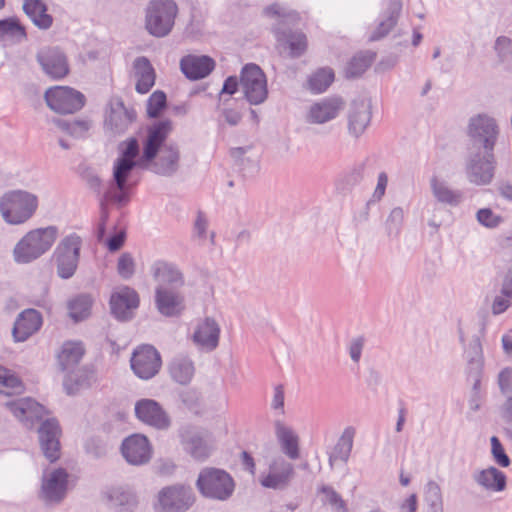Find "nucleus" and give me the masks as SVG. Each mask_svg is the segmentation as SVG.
I'll use <instances>...</instances> for the list:
<instances>
[{"mask_svg": "<svg viewBox=\"0 0 512 512\" xmlns=\"http://www.w3.org/2000/svg\"><path fill=\"white\" fill-rule=\"evenodd\" d=\"M171 131L169 121L155 123L148 128L142 145L131 138L119 145L120 156L114 165V183L106 189L101 200V217L97 227L99 241L104 239L108 229L109 206H123L130 199L135 168L150 169L158 174L169 175L176 171L179 160L178 151L172 146H162Z\"/></svg>", "mask_w": 512, "mask_h": 512, "instance_id": "f257e3e1", "label": "nucleus"}, {"mask_svg": "<svg viewBox=\"0 0 512 512\" xmlns=\"http://www.w3.org/2000/svg\"><path fill=\"white\" fill-rule=\"evenodd\" d=\"M469 135L475 142H481L484 146L482 157L476 155L468 167V177L472 183L485 185L490 183L494 175V155L492 153L498 127L493 118L486 115H478L471 119Z\"/></svg>", "mask_w": 512, "mask_h": 512, "instance_id": "f03ea898", "label": "nucleus"}, {"mask_svg": "<svg viewBox=\"0 0 512 512\" xmlns=\"http://www.w3.org/2000/svg\"><path fill=\"white\" fill-rule=\"evenodd\" d=\"M58 230L54 226L28 232L15 246L14 258L18 263H30L46 253L54 244Z\"/></svg>", "mask_w": 512, "mask_h": 512, "instance_id": "7ed1b4c3", "label": "nucleus"}, {"mask_svg": "<svg viewBox=\"0 0 512 512\" xmlns=\"http://www.w3.org/2000/svg\"><path fill=\"white\" fill-rule=\"evenodd\" d=\"M38 208V198L22 190L11 191L0 199V211L4 220L13 225L25 223Z\"/></svg>", "mask_w": 512, "mask_h": 512, "instance_id": "20e7f679", "label": "nucleus"}, {"mask_svg": "<svg viewBox=\"0 0 512 512\" xmlns=\"http://www.w3.org/2000/svg\"><path fill=\"white\" fill-rule=\"evenodd\" d=\"M177 13L178 8L173 0H151L146 13V29L156 37L168 35Z\"/></svg>", "mask_w": 512, "mask_h": 512, "instance_id": "39448f33", "label": "nucleus"}, {"mask_svg": "<svg viewBox=\"0 0 512 512\" xmlns=\"http://www.w3.org/2000/svg\"><path fill=\"white\" fill-rule=\"evenodd\" d=\"M197 486L203 495L220 500L230 497L234 490V482L230 475L216 468L202 470Z\"/></svg>", "mask_w": 512, "mask_h": 512, "instance_id": "423d86ee", "label": "nucleus"}, {"mask_svg": "<svg viewBox=\"0 0 512 512\" xmlns=\"http://www.w3.org/2000/svg\"><path fill=\"white\" fill-rule=\"evenodd\" d=\"M194 500L190 487L167 486L159 491L154 508L157 512H185L192 506Z\"/></svg>", "mask_w": 512, "mask_h": 512, "instance_id": "0eeeda50", "label": "nucleus"}, {"mask_svg": "<svg viewBox=\"0 0 512 512\" xmlns=\"http://www.w3.org/2000/svg\"><path fill=\"white\" fill-rule=\"evenodd\" d=\"M45 101L50 109L67 114L80 110L85 98L79 91L68 86H55L45 92Z\"/></svg>", "mask_w": 512, "mask_h": 512, "instance_id": "6e6552de", "label": "nucleus"}, {"mask_svg": "<svg viewBox=\"0 0 512 512\" xmlns=\"http://www.w3.org/2000/svg\"><path fill=\"white\" fill-rule=\"evenodd\" d=\"M240 86L251 104H260L267 98L266 77L260 67L255 64H248L243 68Z\"/></svg>", "mask_w": 512, "mask_h": 512, "instance_id": "1a4fd4ad", "label": "nucleus"}, {"mask_svg": "<svg viewBox=\"0 0 512 512\" xmlns=\"http://www.w3.org/2000/svg\"><path fill=\"white\" fill-rule=\"evenodd\" d=\"M130 364L137 377L148 380L159 373L162 359L160 353L153 346L141 345L134 350Z\"/></svg>", "mask_w": 512, "mask_h": 512, "instance_id": "9d476101", "label": "nucleus"}, {"mask_svg": "<svg viewBox=\"0 0 512 512\" xmlns=\"http://www.w3.org/2000/svg\"><path fill=\"white\" fill-rule=\"evenodd\" d=\"M80 248L81 239L77 235H69L61 241L54 254L60 277L67 279L75 273Z\"/></svg>", "mask_w": 512, "mask_h": 512, "instance_id": "9b49d317", "label": "nucleus"}, {"mask_svg": "<svg viewBox=\"0 0 512 512\" xmlns=\"http://www.w3.org/2000/svg\"><path fill=\"white\" fill-rule=\"evenodd\" d=\"M294 466L282 457L275 458L267 471L261 473L259 482L265 488L284 489L294 477Z\"/></svg>", "mask_w": 512, "mask_h": 512, "instance_id": "f8f14e48", "label": "nucleus"}, {"mask_svg": "<svg viewBox=\"0 0 512 512\" xmlns=\"http://www.w3.org/2000/svg\"><path fill=\"white\" fill-rule=\"evenodd\" d=\"M139 306V295L130 287H121L115 290L110 298V307L113 315L119 320L132 318Z\"/></svg>", "mask_w": 512, "mask_h": 512, "instance_id": "ddd939ff", "label": "nucleus"}, {"mask_svg": "<svg viewBox=\"0 0 512 512\" xmlns=\"http://www.w3.org/2000/svg\"><path fill=\"white\" fill-rule=\"evenodd\" d=\"M135 413L139 420L158 429H165L170 424L166 412L152 399L139 400L135 405Z\"/></svg>", "mask_w": 512, "mask_h": 512, "instance_id": "4468645a", "label": "nucleus"}, {"mask_svg": "<svg viewBox=\"0 0 512 512\" xmlns=\"http://www.w3.org/2000/svg\"><path fill=\"white\" fill-rule=\"evenodd\" d=\"M38 61L44 72L53 79H62L69 73L66 56L56 48L41 51Z\"/></svg>", "mask_w": 512, "mask_h": 512, "instance_id": "2eb2a0df", "label": "nucleus"}, {"mask_svg": "<svg viewBox=\"0 0 512 512\" xmlns=\"http://www.w3.org/2000/svg\"><path fill=\"white\" fill-rule=\"evenodd\" d=\"M344 109V101L339 97H330L310 106L307 120L310 123L323 124L336 118Z\"/></svg>", "mask_w": 512, "mask_h": 512, "instance_id": "dca6fc26", "label": "nucleus"}, {"mask_svg": "<svg viewBox=\"0 0 512 512\" xmlns=\"http://www.w3.org/2000/svg\"><path fill=\"white\" fill-rule=\"evenodd\" d=\"M122 453L129 463L139 465L150 459L151 446L145 436L134 434L124 440Z\"/></svg>", "mask_w": 512, "mask_h": 512, "instance_id": "f3484780", "label": "nucleus"}, {"mask_svg": "<svg viewBox=\"0 0 512 512\" xmlns=\"http://www.w3.org/2000/svg\"><path fill=\"white\" fill-rule=\"evenodd\" d=\"M60 428L55 419L44 421L39 429V438L45 456L50 461H55L60 455L59 443Z\"/></svg>", "mask_w": 512, "mask_h": 512, "instance_id": "a211bd4d", "label": "nucleus"}, {"mask_svg": "<svg viewBox=\"0 0 512 512\" xmlns=\"http://www.w3.org/2000/svg\"><path fill=\"white\" fill-rule=\"evenodd\" d=\"M180 288H156V304L159 311L166 316H175L184 309V298Z\"/></svg>", "mask_w": 512, "mask_h": 512, "instance_id": "6ab92c4d", "label": "nucleus"}, {"mask_svg": "<svg viewBox=\"0 0 512 512\" xmlns=\"http://www.w3.org/2000/svg\"><path fill=\"white\" fill-rule=\"evenodd\" d=\"M152 271L157 287L181 288L184 284L182 273L171 263L158 261L153 265Z\"/></svg>", "mask_w": 512, "mask_h": 512, "instance_id": "aec40b11", "label": "nucleus"}, {"mask_svg": "<svg viewBox=\"0 0 512 512\" xmlns=\"http://www.w3.org/2000/svg\"><path fill=\"white\" fill-rule=\"evenodd\" d=\"M219 334L220 328L216 321L206 318L196 325L193 340L198 346L213 350L218 345Z\"/></svg>", "mask_w": 512, "mask_h": 512, "instance_id": "412c9836", "label": "nucleus"}, {"mask_svg": "<svg viewBox=\"0 0 512 512\" xmlns=\"http://www.w3.org/2000/svg\"><path fill=\"white\" fill-rule=\"evenodd\" d=\"M67 477L68 475L63 469L45 474L42 489L47 500L59 501L64 497L67 488Z\"/></svg>", "mask_w": 512, "mask_h": 512, "instance_id": "4be33fe9", "label": "nucleus"}, {"mask_svg": "<svg viewBox=\"0 0 512 512\" xmlns=\"http://www.w3.org/2000/svg\"><path fill=\"white\" fill-rule=\"evenodd\" d=\"M42 325V318L38 311L29 309L24 311L17 319L13 335L16 341H25L33 333L39 330Z\"/></svg>", "mask_w": 512, "mask_h": 512, "instance_id": "5701e85b", "label": "nucleus"}, {"mask_svg": "<svg viewBox=\"0 0 512 512\" xmlns=\"http://www.w3.org/2000/svg\"><path fill=\"white\" fill-rule=\"evenodd\" d=\"M7 407L20 421L41 419L44 414H46L45 408L30 398H23L7 403Z\"/></svg>", "mask_w": 512, "mask_h": 512, "instance_id": "b1692460", "label": "nucleus"}, {"mask_svg": "<svg viewBox=\"0 0 512 512\" xmlns=\"http://www.w3.org/2000/svg\"><path fill=\"white\" fill-rule=\"evenodd\" d=\"M214 68V61L207 56H187L181 60V69L190 79L207 76Z\"/></svg>", "mask_w": 512, "mask_h": 512, "instance_id": "393cba45", "label": "nucleus"}, {"mask_svg": "<svg viewBox=\"0 0 512 512\" xmlns=\"http://www.w3.org/2000/svg\"><path fill=\"white\" fill-rule=\"evenodd\" d=\"M133 77L139 93H147L152 88L155 82V71L147 58L139 57L134 61Z\"/></svg>", "mask_w": 512, "mask_h": 512, "instance_id": "a878e982", "label": "nucleus"}, {"mask_svg": "<svg viewBox=\"0 0 512 512\" xmlns=\"http://www.w3.org/2000/svg\"><path fill=\"white\" fill-rule=\"evenodd\" d=\"M276 436L283 452L291 459L299 457V438L294 430L282 422L275 424Z\"/></svg>", "mask_w": 512, "mask_h": 512, "instance_id": "bb28decb", "label": "nucleus"}, {"mask_svg": "<svg viewBox=\"0 0 512 512\" xmlns=\"http://www.w3.org/2000/svg\"><path fill=\"white\" fill-rule=\"evenodd\" d=\"M84 355V348L80 342H65L57 356L58 363L63 370L74 368Z\"/></svg>", "mask_w": 512, "mask_h": 512, "instance_id": "cd10ccee", "label": "nucleus"}, {"mask_svg": "<svg viewBox=\"0 0 512 512\" xmlns=\"http://www.w3.org/2000/svg\"><path fill=\"white\" fill-rule=\"evenodd\" d=\"M169 372L171 377L180 384H188L195 373L193 362L184 356L175 357L170 365Z\"/></svg>", "mask_w": 512, "mask_h": 512, "instance_id": "c85d7f7f", "label": "nucleus"}, {"mask_svg": "<svg viewBox=\"0 0 512 512\" xmlns=\"http://www.w3.org/2000/svg\"><path fill=\"white\" fill-rule=\"evenodd\" d=\"M355 429L353 427H348L344 430L337 444L333 448L329 461L330 464L333 465L336 461L346 462L351 454L353 447V440L355 436Z\"/></svg>", "mask_w": 512, "mask_h": 512, "instance_id": "c756f323", "label": "nucleus"}, {"mask_svg": "<svg viewBox=\"0 0 512 512\" xmlns=\"http://www.w3.org/2000/svg\"><path fill=\"white\" fill-rule=\"evenodd\" d=\"M24 10L38 27L47 29L52 25L53 19L47 14V7L42 0H26Z\"/></svg>", "mask_w": 512, "mask_h": 512, "instance_id": "7c9ffc66", "label": "nucleus"}, {"mask_svg": "<svg viewBox=\"0 0 512 512\" xmlns=\"http://www.w3.org/2000/svg\"><path fill=\"white\" fill-rule=\"evenodd\" d=\"M477 481L482 486L494 491H502L506 486V476L494 467L481 471Z\"/></svg>", "mask_w": 512, "mask_h": 512, "instance_id": "2f4dec72", "label": "nucleus"}, {"mask_svg": "<svg viewBox=\"0 0 512 512\" xmlns=\"http://www.w3.org/2000/svg\"><path fill=\"white\" fill-rule=\"evenodd\" d=\"M93 300L87 294H80L68 303L69 314L75 321H81L90 315Z\"/></svg>", "mask_w": 512, "mask_h": 512, "instance_id": "473e14b6", "label": "nucleus"}, {"mask_svg": "<svg viewBox=\"0 0 512 512\" xmlns=\"http://www.w3.org/2000/svg\"><path fill=\"white\" fill-rule=\"evenodd\" d=\"M375 54L372 52H361L355 55L347 64L345 69L348 78L362 75L374 61Z\"/></svg>", "mask_w": 512, "mask_h": 512, "instance_id": "72a5a7b5", "label": "nucleus"}, {"mask_svg": "<svg viewBox=\"0 0 512 512\" xmlns=\"http://www.w3.org/2000/svg\"><path fill=\"white\" fill-rule=\"evenodd\" d=\"M25 36V28L18 19L9 18L0 21V41H21Z\"/></svg>", "mask_w": 512, "mask_h": 512, "instance_id": "f704fd0d", "label": "nucleus"}, {"mask_svg": "<svg viewBox=\"0 0 512 512\" xmlns=\"http://www.w3.org/2000/svg\"><path fill=\"white\" fill-rule=\"evenodd\" d=\"M432 190L438 201L452 206L458 205L462 201V193L452 190L444 182L434 178L432 180Z\"/></svg>", "mask_w": 512, "mask_h": 512, "instance_id": "c9c22d12", "label": "nucleus"}, {"mask_svg": "<svg viewBox=\"0 0 512 512\" xmlns=\"http://www.w3.org/2000/svg\"><path fill=\"white\" fill-rule=\"evenodd\" d=\"M185 449L198 460L208 457L210 448L207 441L199 434L187 435L184 439Z\"/></svg>", "mask_w": 512, "mask_h": 512, "instance_id": "e433bc0d", "label": "nucleus"}, {"mask_svg": "<svg viewBox=\"0 0 512 512\" xmlns=\"http://www.w3.org/2000/svg\"><path fill=\"white\" fill-rule=\"evenodd\" d=\"M23 389L21 380L10 370L0 366V393L6 395L20 394Z\"/></svg>", "mask_w": 512, "mask_h": 512, "instance_id": "4c0bfd02", "label": "nucleus"}, {"mask_svg": "<svg viewBox=\"0 0 512 512\" xmlns=\"http://www.w3.org/2000/svg\"><path fill=\"white\" fill-rule=\"evenodd\" d=\"M370 121V113L364 104L354 108L349 118L350 130L359 135L364 132Z\"/></svg>", "mask_w": 512, "mask_h": 512, "instance_id": "58836bf2", "label": "nucleus"}, {"mask_svg": "<svg viewBox=\"0 0 512 512\" xmlns=\"http://www.w3.org/2000/svg\"><path fill=\"white\" fill-rule=\"evenodd\" d=\"M334 80V72L330 68L316 71L309 79L310 89L316 93L325 91Z\"/></svg>", "mask_w": 512, "mask_h": 512, "instance_id": "ea45409f", "label": "nucleus"}, {"mask_svg": "<svg viewBox=\"0 0 512 512\" xmlns=\"http://www.w3.org/2000/svg\"><path fill=\"white\" fill-rule=\"evenodd\" d=\"M108 499L115 507H123L130 509L137 504L136 497L129 491H124L121 488L112 489L108 494Z\"/></svg>", "mask_w": 512, "mask_h": 512, "instance_id": "a19ab883", "label": "nucleus"}, {"mask_svg": "<svg viewBox=\"0 0 512 512\" xmlns=\"http://www.w3.org/2000/svg\"><path fill=\"white\" fill-rule=\"evenodd\" d=\"M126 239V226L122 219L113 225V233L107 240L108 249L112 252L119 250Z\"/></svg>", "mask_w": 512, "mask_h": 512, "instance_id": "79ce46f5", "label": "nucleus"}, {"mask_svg": "<svg viewBox=\"0 0 512 512\" xmlns=\"http://www.w3.org/2000/svg\"><path fill=\"white\" fill-rule=\"evenodd\" d=\"M323 502L333 509V512H348L345 501L330 487L322 488Z\"/></svg>", "mask_w": 512, "mask_h": 512, "instance_id": "37998d69", "label": "nucleus"}, {"mask_svg": "<svg viewBox=\"0 0 512 512\" xmlns=\"http://www.w3.org/2000/svg\"><path fill=\"white\" fill-rule=\"evenodd\" d=\"M286 42L292 57H298L306 51L307 39L306 36L301 32L290 34Z\"/></svg>", "mask_w": 512, "mask_h": 512, "instance_id": "c03bdc74", "label": "nucleus"}, {"mask_svg": "<svg viewBox=\"0 0 512 512\" xmlns=\"http://www.w3.org/2000/svg\"><path fill=\"white\" fill-rule=\"evenodd\" d=\"M166 106V95L161 91L154 92L148 101V114L150 117H158Z\"/></svg>", "mask_w": 512, "mask_h": 512, "instance_id": "a18cd8bd", "label": "nucleus"}, {"mask_svg": "<svg viewBox=\"0 0 512 512\" xmlns=\"http://www.w3.org/2000/svg\"><path fill=\"white\" fill-rule=\"evenodd\" d=\"M59 127L66 131L68 134L74 137H83L86 132L89 130L90 125L87 121H73V122H64L59 121Z\"/></svg>", "mask_w": 512, "mask_h": 512, "instance_id": "49530a36", "label": "nucleus"}, {"mask_svg": "<svg viewBox=\"0 0 512 512\" xmlns=\"http://www.w3.org/2000/svg\"><path fill=\"white\" fill-rule=\"evenodd\" d=\"M491 450L495 462L501 467L510 465V458L505 453L504 447L496 436L491 438Z\"/></svg>", "mask_w": 512, "mask_h": 512, "instance_id": "de8ad7c7", "label": "nucleus"}, {"mask_svg": "<svg viewBox=\"0 0 512 512\" xmlns=\"http://www.w3.org/2000/svg\"><path fill=\"white\" fill-rule=\"evenodd\" d=\"M135 270V263L132 256L128 253H123L117 264V271L119 275L125 279L130 278Z\"/></svg>", "mask_w": 512, "mask_h": 512, "instance_id": "09e8293b", "label": "nucleus"}, {"mask_svg": "<svg viewBox=\"0 0 512 512\" xmlns=\"http://www.w3.org/2000/svg\"><path fill=\"white\" fill-rule=\"evenodd\" d=\"M512 305V294L505 293L501 289L500 295H497L492 304V312L495 315L505 312Z\"/></svg>", "mask_w": 512, "mask_h": 512, "instance_id": "8fccbe9b", "label": "nucleus"}, {"mask_svg": "<svg viewBox=\"0 0 512 512\" xmlns=\"http://www.w3.org/2000/svg\"><path fill=\"white\" fill-rule=\"evenodd\" d=\"M478 221L489 228L497 227L502 219L500 216L494 214L490 209H480L477 213Z\"/></svg>", "mask_w": 512, "mask_h": 512, "instance_id": "3c124183", "label": "nucleus"}, {"mask_svg": "<svg viewBox=\"0 0 512 512\" xmlns=\"http://www.w3.org/2000/svg\"><path fill=\"white\" fill-rule=\"evenodd\" d=\"M495 49L501 59L506 58L512 53V41L511 39L501 36L498 37L495 43Z\"/></svg>", "mask_w": 512, "mask_h": 512, "instance_id": "603ef678", "label": "nucleus"}, {"mask_svg": "<svg viewBox=\"0 0 512 512\" xmlns=\"http://www.w3.org/2000/svg\"><path fill=\"white\" fill-rule=\"evenodd\" d=\"M396 24V16L391 15L386 21L380 23L375 34L371 37L372 40H377L385 36Z\"/></svg>", "mask_w": 512, "mask_h": 512, "instance_id": "864d4df0", "label": "nucleus"}, {"mask_svg": "<svg viewBox=\"0 0 512 512\" xmlns=\"http://www.w3.org/2000/svg\"><path fill=\"white\" fill-rule=\"evenodd\" d=\"M499 386L503 392L512 391V368H505L499 374Z\"/></svg>", "mask_w": 512, "mask_h": 512, "instance_id": "5fc2aeb1", "label": "nucleus"}, {"mask_svg": "<svg viewBox=\"0 0 512 512\" xmlns=\"http://www.w3.org/2000/svg\"><path fill=\"white\" fill-rule=\"evenodd\" d=\"M387 183H388V177H387L386 173H384V172L380 173V175L378 177L377 187L374 192V197L376 199L380 200L384 196L385 190L387 187Z\"/></svg>", "mask_w": 512, "mask_h": 512, "instance_id": "6e6d98bb", "label": "nucleus"}, {"mask_svg": "<svg viewBox=\"0 0 512 512\" xmlns=\"http://www.w3.org/2000/svg\"><path fill=\"white\" fill-rule=\"evenodd\" d=\"M364 345L363 338H357L354 340L350 346V356L355 361L358 362L361 357L362 348Z\"/></svg>", "mask_w": 512, "mask_h": 512, "instance_id": "4d7b16f0", "label": "nucleus"}, {"mask_svg": "<svg viewBox=\"0 0 512 512\" xmlns=\"http://www.w3.org/2000/svg\"><path fill=\"white\" fill-rule=\"evenodd\" d=\"M273 408L282 409L284 406V390L282 386H277L274 390Z\"/></svg>", "mask_w": 512, "mask_h": 512, "instance_id": "13d9d810", "label": "nucleus"}, {"mask_svg": "<svg viewBox=\"0 0 512 512\" xmlns=\"http://www.w3.org/2000/svg\"><path fill=\"white\" fill-rule=\"evenodd\" d=\"M417 509V497L410 495L401 506V512H415Z\"/></svg>", "mask_w": 512, "mask_h": 512, "instance_id": "bf43d9fd", "label": "nucleus"}, {"mask_svg": "<svg viewBox=\"0 0 512 512\" xmlns=\"http://www.w3.org/2000/svg\"><path fill=\"white\" fill-rule=\"evenodd\" d=\"M237 87H238L237 78L229 77L228 79H226V81L224 83L222 93L232 95L237 91Z\"/></svg>", "mask_w": 512, "mask_h": 512, "instance_id": "052dcab7", "label": "nucleus"}, {"mask_svg": "<svg viewBox=\"0 0 512 512\" xmlns=\"http://www.w3.org/2000/svg\"><path fill=\"white\" fill-rule=\"evenodd\" d=\"M206 228H207V221H206L204 215L200 213L195 222V230L200 237H203Z\"/></svg>", "mask_w": 512, "mask_h": 512, "instance_id": "680f3d73", "label": "nucleus"}, {"mask_svg": "<svg viewBox=\"0 0 512 512\" xmlns=\"http://www.w3.org/2000/svg\"><path fill=\"white\" fill-rule=\"evenodd\" d=\"M502 290L505 293L512 294V266L508 268V270L504 276Z\"/></svg>", "mask_w": 512, "mask_h": 512, "instance_id": "e2e57ef3", "label": "nucleus"}, {"mask_svg": "<svg viewBox=\"0 0 512 512\" xmlns=\"http://www.w3.org/2000/svg\"><path fill=\"white\" fill-rule=\"evenodd\" d=\"M242 463L247 470H249L252 474H254L255 462H254L253 457L249 453H247V452L242 453Z\"/></svg>", "mask_w": 512, "mask_h": 512, "instance_id": "0e129e2a", "label": "nucleus"}, {"mask_svg": "<svg viewBox=\"0 0 512 512\" xmlns=\"http://www.w3.org/2000/svg\"><path fill=\"white\" fill-rule=\"evenodd\" d=\"M502 414L506 421L512 422V397H509L503 405Z\"/></svg>", "mask_w": 512, "mask_h": 512, "instance_id": "69168bd1", "label": "nucleus"}, {"mask_svg": "<svg viewBox=\"0 0 512 512\" xmlns=\"http://www.w3.org/2000/svg\"><path fill=\"white\" fill-rule=\"evenodd\" d=\"M267 15L271 16H283L286 17L288 14L285 13L284 9L280 7L278 4L271 5L265 10Z\"/></svg>", "mask_w": 512, "mask_h": 512, "instance_id": "338daca9", "label": "nucleus"}, {"mask_svg": "<svg viewBox=\"0 0 512 512\" xmlns=\"http://www.w3.org/2000/svg\"><path fill=\"white\" fill-rule=\"evenodd\" d=\"M225 120L230 123L231 125H236L240 121V114L236 111H226L224 113Z\"/></svg>", "mask_w": 512, "mask_h": 512, "instance_id": "774afa93", "label": "nucleus"}]
</instances>
